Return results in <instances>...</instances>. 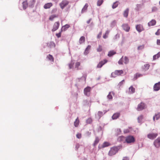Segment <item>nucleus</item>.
I'll list each match as a JSON object with an SVG mask.
<instances>
[{"label": "nucleus", "mask_w": 160, "mask_h": 160, "mask_svg": "<svg viewBox=\"0 0 160 160\" xmlns=\"http://www.w3.org/2000/svg\"><path fill=\"white\" fill-rule=\"evenodd\" d=\"M146 108V105L145 103L143 102H141L139 104L137 108V110L138 111H141L145 109Z\"/></svg>", "instance_id": "3"}, {"label": "nucleus", "mask_w": 160, "mask_h": 160, "mask_svg": "<svg viewBox=\"0 0 160 160\" xmlns=\"http://www.w3.org/2000/svg\"><path fill=\"white\" fill-rule=\"evenodd\" d=\"M91 20V19H90L89 20H88V21H87V23L88 24H89L90 23Z\"/></svg>", "instance_id": "58"}, {"label": "nucleus", "mask_w": 160, "mask_h": 160, "mask_svg": "<svg viewBox=\"0 0 160 160\" xmlns=\"http://www.w3.org/2000/svg\"><path fill=\"white\" fill-rule=\"evenodd\" d=\"M70 26L68 24H66L64 26H63L62 28L61 29V32H62L63 31H66L69 28Z\"/></svg>", "instance_id": "17"}, {"label": "nucleus", "mask_w": 160, "mask_h": 160, "mask_svg": "<svg viewBox=\"0 0 160 160\" xmlns=\"http://www.w3.org/2000/svg\"><path fill=\"white\" fill-rule=\"evenodd\" d=\"M117 130V131H118V132H121L120 129H118Z\"/></svg>", "instance_id": "59"}, {"label": "nucleus", "mask_w": 160, "mask_h": 160, "mask_svg": "<svg viewBox=\"0 0 160 160\" xmlns=\"http://www.w3.org/2000/svg\"><path fill=\"white\" fill-rule=\"evenodd\" d=\"M84 103L85 104H88V101L87 100H84Z\"/></svg>", "instance_id": "56"}, {"label": "nucleus", "mask_w": 160, "mask_h": 160, "mask_svg": "<svg viewBox=\"0 0 160 160\" xmlns=\"http://www.w3.org/2000/svg\"><path fill=\"white\" fill-rule=\"evenodd\" d=\"M124 82V80H122L120 83H119V84L121 85H122L123 83Z\"/></svg>", "instance_id": "55"}, {"label": "nucleus", "mask_w": 160, "mask_h": 160, "mask_svg": "<svg viewBox=\"0 0 160 160\" xmlns=\"http://www.w3.org/2000/svg\"><path fill=\"white\" fill-rule=\"evenodd\" d=\"M59 25L60 23L59 22H56L53 26L52 31L54 32L57 30L59 27Z\"/></svg>", "instance_id": "11"}, {"label": "nucleus", "mask_w": 160, "mask_h": 160, "mask_svg": "<svg viewBox=\"0 0 160 160\" xmlns=\"http://www.w3.org/2000/svg\"><path fill=\"white\" fill-rule=\"evenodd\" d=\"M99 139L98 137H96L95 138V140L93 144V146H95L99 142Z\"/></svg>", "instance_id": "29"}, {"label": "nucleus", "mask_w": 160, "mask_h": 160, "mask_svg": "<svg viewBox=\"0 0 160 160\" xmlns=\"http://www.w3.org/2000/svg\"><path fill=\"white\" fill-rule=\"evenodd\" d=\"M129 93L130 94H132L135 92V88L132 86H131L129 88Z\"/></svg>", "instance_id": "20"}, {"label": "nucleus", "mask_w": 160, "mask_h": 160, "mask_svg": "<svg viewBox=\"0 0 160 160\" xmlns=\"http://www.w3.org/2000/svg\"><path fill=\"white\" fill-rule=\"evenodd\" d=\"M160 57V52H159L157 54H156L153 56V60H155L158 58Z\"/></svg>", "instance_id": "30"}, {"label": "nucleus", "mask_w": 160, "mask_h": 160, "mask_svg": "<svg viewBox=\"0 0 160 160\" xmlns=\"http://www.w3.org/2000/svg\"><path fill=\"white\" fill-rule=\"evenodd\" d=\"M122 59L123 60V62L125 64H127L129 62V59L126 57H122Z\"/></svg>", "instance_id": "24"}, {"label": "nucleus", "mask_w": 160, "mask_h": 160, "mask_svg": "<svg viewBox=\"0 0 160 160\" xmlns=\"http://www.w3.org/2000/svg\"><path fill=\"white\" fill-rule=\"evenodd\" d=\"M136 28L137 31L140 32L144 30V28L143 26L141 25H137L136 26Z\"/></svg>", "instance_id": "13"}, {"label": "nucleus", "mask_w": 160, "mask_h": 160, "mask_svg": "<svg viewBox=\"0 0 160 160\" xmlns=\"http://www.w3.org/2000/svg\"><path fill=\"white\" fill-rule=\"evenodd\" d=\"M155 34L157 35H160V29L158 30L157 32L155 33Z\"/></svg>", "instance_id": "50"}, {"label": "nucleus", "mask_w": 160, "mask_h": 160, "mask_svg": "<svg viewBox=\"0 0 160 160\" xmlns=\"http://www.w3.org/2000/svg\"><path fill=\"white\" fill-rule=\"evenodd\" d=\"M112 92H110L108 95L107 98L108 99H112Z\"/></svg>", "instance_id": "41"}, {"label": "nucleus", "mask_w": 160, "mask_h": 160, "mask_svg": "<svg viewBox=\"0 0 160 160\" xmlns=\"http://www.w3.org/2000/svg\"><path fill=\"white\" fill-rule=\"evenodd\" d=\"M156 22L155 20L152 19L150 22H148V25L149 26H154L156 24Z\"/></svg>", "instance_id": "16"}, {"label": "nucleus", "mask_w": 160, "mask_h": 160, "mask_svg": "<svg viewBox=\"0 0 160 160\" xmlns=\"http://www.w3.org/2000/svg\"><path fill=\"white\" fill-rule=\"evenodd\" d=\"M79 122L78 118L77 117L74 122V125L75 127H78Z\"/></svg>", "instance_id": "26"}, {"label": "nucleus", "mask_w": 160, "mask_h": 160, "mask_svg": "<svg viewBox=\"0 0 160 160\" xmlns=\"http://www.w3.org/2000/svg\"><path fill=\"white\" fill-rule=\"evenodd\" d=\"M62 32L60 31V32L56 34V36L58 38H60L61 37V34Z\"/></svg>", "instance_id": "47"}, {"label": "nucleus", "mask_w": 160, "mask_h": 160, "mask_svg": "<svg viewBox=\"0 0 160 160\" xmlns=\"http://www.w3.org/2000/svg\"><path fill=\"white\" fill-rule=\"evenodd\" d=\"M103 50L102 47L101 45H99L97 49V51L98 52H101Z\"/></svg>", "instance_id": "33"}, {"label": "nucleus", "mask_w": 160, "mask_h": 160, "mask_svg": "<svg viewBox=\"0 0 160 160\" xmlns=\"http://www.w3.org/2000/svg\"><path fill=\"white\" fill-rule=\"evenodd\" d=\"M118 148L117 147L112 148L108 152V155L112 156L115 155L118 152Z\"/></svg>", "instance_id": "1"}, {"label": "nucleus", "mask_w": 160, "mask_h": 160, "mask_svg": "<svg viewBox=\"0 0 160 160\" xmlns=\"http://www.w3.org/2000/svg\"><path fill=\"white\" fill-rule=\"evenodd\" d=\"M119 113H114L112 116V118L113 119H116L118 118L120 116Z\"/></svg>", "instance_id": "19"}, {"label": "nucleus", "mask_w": 160, "mask_h": 160, "mask_svg": "<svg viewBox=\"0 0 160 160\" xmlns=\"http://www.w3.org/2000/svg\"><path fill=\"white\" fill-rule=\"evenodd\" d=\"M150 66V65L148 64H145L144 66V69L145 70H148Z\"/></svg>", "instance_id": "39"}, {"label": "nucleus", "mask_w": 160, "mask_h": 160, "mask_svg": "<svg viewBox=\"0 0 160 160\" xmlns=\"http://www.w3.org/2000/svg\"><path fill=\"white\" fill-rule=\"evenodd\" d=\"M123 73V71L122 70H115L111 73L112 77L115 78L117 76L121 75Z\"/></svg>", "instance_id": "2"}, {"label": "nucleus", "mask_w": 160, "mask_h": 160, "mask_svg": "<svg viewBox=\"0 0 160 160\" xmlns=\"http://www.w3.org/2000/svg\"><path fill=\"white\" fill-rule=\"evenodd\" d=\"M157 133H150L147 135L148 138L150 139H153L158 136Z\"/></svg>", "instance_id": "7"}, {"label": "nucleus", "mask_w": 160, "mask_h": 160, "mask_svg": "<svg viewBox=\"0 0 160 160\" xmlns=\"http://www.w3.org/2000/svg\"><path fill=\"white\" fill-rule=\"evenodd\" d=\"M80 65V63L79 62H77L75 63V68H77V69H78V67Z\"/></svg>", "instance_id": "43"}, {"label": "nucleus", "mask_w": 160, "mask_h": 160, "mask_svg": "<svg viewBox=\"0 0 160 160\" xmlns=\"http://www.w3.org/2000/svg\"><path fill=\"white\" fill-rule=\"evenodd\" d=\"M157 44L158 45H160V39H158L157 42Z\"/></svg>", "instance_id": "53"}, {"label": "nucleus", "mask_w": 160, "mask_h": 160, "mask_svg": "<svg viewBox=\"0 0 160 160\" xmlns=\"http://www.w3.org/2000/svg\"><path fill=\"white\" fill-rule=\"evenodd\" d=\"M85 41V38L84 37L82 36L79 39V42L80 44H82L84 43Z\"/></svg>", "instance_id": "21"}, {"label": "nucleus", "mask_w": 160, "mask_h": 160, "mask_svg": "<svg viewBox=\"0 0 160 160\" xmlns=\"http://www.w3.org/2000/svg\"><path fill=\"white\" fill-rule=\"evenodd\" d=\"M158 10V8L156 7H153L152 8V12H155Z\"/></svg>", "instance_id": "49"}, {"label": "nucleus", "mask_w": 160, "mask_h": 160, "mask_svg": "<svg viewBox=\"0 0 160 160\" xmlns=\"http://www.w3.org/2000/svg\"><path fill=\"white\" fill-rule=\"evenodd\" d=\"M102 34V32H100L97 35V38H100L101 37V35Z\"/></svg>", "instance_id": "52"}, {"label": "nucleus", "mask_w": 160, "mask_h": 160, "mask_svg": "<svg viewBox=\"0 0 160 160\" xmlns=\"http://www.w3.org/2000/svg\"><path fill=\"white\" fill-rule=\"evenodd\" d=\"M125 141L128 143H133L135 141V139L133 136H129L126 138Z\"/></svg>", "instance_id": "4"}, {"label": "nucleus", "mask_w": 160, "mask_h": 160, "mask_svg": "<svg viewBox=\"0 0 160 160\" xmlns=\"http://www.w3.org/2000/svg\"><path fill=\"white\" fill-rule=\"evenodd\" d=\"M103 112L101 111H98L97 113V115L99 118H100L101 117L103 116Z\"/></svg>", "instance_id": "35"}, {"label": "nucleus", "mask_w": 160, "mask_h": 160, "mask_svg": "<svg viewBox=\"0 0 160 160\" xmlns=\"http://www.w3.org/2000/svg\"><path fill=\"white\" fill-rule=\"evenodd\" d=\"M143 116L142 115H140L138 118V122H141L143 118Z\"/></svg>", "instance_id": "36"}, {"label": "nucleus", "mask_w": 160, "mask_h": 160, "mask_svg": "<svg viewBox=\"0 0 160 160\" xmlns=\"http://www.w3.org/2000/svg\"><path fill=\"white\" fill-rule=\"evenodd\" d=\"M91 88L90 87H88L85 88L84 90V93L85 95L89 96L90 95Z\"/></svg>", "instance_id": "6"}, {"label": "nucleus", "mask_w": 160, "mask_h": 160, "mask_svg": "<svg viewBox=\"0 0 160 160\" xmlns=\"http://www.w3.org/2000/svg\"><path fill=\"white\" fill-rule=\"evenodd\" d=\"M125 138H126L125 137H124L121 136L119 137L118 138V141H120V142L123 141H124L125 140Z\"/></svg>", "instance_id": "31"}, {"label": "nucleus", "mask_w": 160, "mask_h": 160, "mask_svg": "<svg viewBox=\"0 0 160 160\" xmlns=\"http://www.w3.org/2000/svg\"><path fill=\"white\" fill-rule=\"evenodd\" d=\"M69 3L66 0H64L59 3V5L61 8L63 9Z\"/></svg>", "instance_id": "5"}, {"label": "nucleus", "mask_w": 160, "mask_h": 160, "mask_svg": "<svg viewBox=\"0 0 160 160\" xmlns=\"http://www.w3.org/2000/svg\"><path fill=\"white\" fill-rule=\"evenodd\" d=\"M88 6V4L86 3L82 10V13H83L85 12L87 10Z\"/></svg>", "instance_id": "23"}, {"label": "nucleus", "mask_w": 160, "mask_h": 160, "mask_svg": "<svg viewBox=\"0 0 160 160\" xmlns=\"http://www.w3.org/2000/svg\"><path fill=\"white\" fill-rule=\"evenodd\" d=\"M56 17V16L55 15H52L50 17L49 20L51 21H52L54 18Z\"/></svg>", "instance_id": "42"}, {"label": "nucleus", "mask_w": 160, "mask_h": 160, "mask_svg": "<svg viewBox=\"0 0 160 160\" xmlns=\"http://www.w3.org/2000/svg\"><path fill=\"white\" fill-rule=\"evenodd\" d=\"M153 90L154 91H158L160 89V82L156 83L153 86Z\"/></svg>", "instance_id": "12"}, {"label": "nucleus", "mask_w": 160, "mask_h": 160, "mask_svg": "<svg viewBox=\"0 0 160 160\" xmlns=\"http://www.w3.org/2000/svg\"><path fill=\"white\" fill-rule=\"evenodd\" d=\"M103 0H98L97 2V5L98 6H100L102 4Z\"/></svg>", "instance_id": "40"}, {"label": "nucleus", "mask_w": 160, "mask_h": 160, "mask_svg": "<svg viewBox=\"0 0 160 160\" xmlns=\"http://www.w3.org/2000/svg\"><path fill=\"white\" fill-rule=\"evenodd\" d=\"M108 62V61L106 59H104L103 60H102L98 63L97 66V68H101L103 65L105 64Z\"/></svg>", "instance_id": "8"}, {"label": "nucleus", "mask_w": 160, "mask_h": 160, "mask_svg": "<svg viewBox=\"0 0 160 160\" xmlns=\"http://www.w3.org/2000/svg\"><path fill=\"white\" fill-rule=\"evenodd\" d=\"M53 5V4L51 2L50 3H46L44 5L43 7L45 9H49L51 7H52Z\"/></svg>", "instance_id": "15"}, {"label": "nucleus", "mask_w": 160, "mask_h": 160, "mask_svg": "<svg viewBox=\"0 0 160 160\" xmlns=\"http://www.w3.org/2000/svg\"><path fill=\"white\" fill-rule=\"evenodd\" d=\"M92 122V119L90 118L87 119L86 120V122L87 123L90 124Z\"/></svg>", "instance_id": "44"}, {"label": "nucleus", "mask_w": 160, "mask_h": 160, "mask_svg": "<svg viewBox=\"0 0 160 160\" xmlns=\"http://www.w3.org/2000/svg\"><path fill=\"white\" fill-rule=\"evenodd\" d=\"M116 54V52L114 50L110 51L109 52L108 55L109 57H111Z\"/></svg>", "instance_id": "22"}, {"label": "nucleus", "mask_w": 160, "mask_h": 160, "mask_svg": "<svg viewBox=\"0 0 160 160\" xmlns=\"http://www.w3.org/2000/svg\"><path fill=\"white\" fill-rule=\"evenodd\" d=\"M79 147V145L78 144H77L76 146V147H77V148H78Z\"/></svg>", "instance_id": "60"}, {"label": "nucleus", "mask_w": 160, "mask_h": 160, "mask_svg": "<svg viewBox=\"0 0 160 160\" xmlns=\"http://www.w3.org/2000/svg\"><path fill=\"white\" fill-rule=\"evenodd\" d=\"M160 118V113H158L157 114H156L153 117V119L154 120H155V118L156 119V120Z\"/></svg>", "instance_id": "34"}, {"label": "nucleus", "mask_w": 160, "mask_h": 160, "mask_svg": "<svg viewBox=\"0 0 160 160\" xmlns=\"http://www.w3.org/2000/svg\"><path fill=\"white\" fill-rule=\"evenodd\" d=\"M74 63L73 62H71L69 64L68 66L69 69L72 68L73 67Z\"/></svg>", "instance_id": "45"}, {"label": "nucleus", "mask_w": 160, "mask_h": 160, "mask_svg": "<svg viewBox=\"0 0 160 160\" xmlns=\"http://www.w3.org/2000/svg\"><path fill=\"white\" fill-rule=\"evenodd\" d=\"M48 46L50 48H55V44L53 42H50L49 43Z\"/></svg>", "instance_id": "28"}, {"label": "nucleus", "mask_w": 160, "mask_h": 160, "mask_svg": "<svg viewBox=\"0 0 160 160\" xmlns=\"http://www.w3.org/2000/svg\"><path fill=\"white\" fill-rule=\"evenodd\" d=\"M110 145V144L109 142H104L102 145H99L98 147L99 149H101V148L109 146Z\"/></svg>", "instance_id": "9"}, {"label": "nucleus", "mask_w": 160, "mask_h": 160, "mask_svg": "<svg viewBox=\"0 0 160 160\" xmlns=\"http://www.w3.org/2000/svg\"><path fill=\"white\" fill-rule=\"evenodd\" d=\"M144 46L143 45L140 46L138 47V50H141L143 48Z\"/></svg>", "instance_id": "51"}, {"label": "nucleus", "mask_w": 160, "mask_h": 160, "mask_svg": "<svg viewBox=\"0 0 160 160\" xmlns=\"http://www.w3.org/2000/svg\"><path fill=\"white\" fill-rule=\"evenodd\" d=\"M122 160H129V159L128 157H124L123 158Z\"/></svg>", "instance_id": "54"}, {"label": "nucleus", "mask_w": 160, "mask_h": 160, "mask_svg": "<svg viewBox=\"0 0 160 160\" xmlns=\"http://www.w3.org/2000/svg\"><path fill=\"white\" fill-rule=\"evenodd\" d=\"M76 137L78 139H80L82 137V134L80 133H78L76 134Z\"/></svg>", "instance_id": "46"}, {"label": "nucleus", "mask_w": 160, "mask_h": 160, "mask_svg": "<svg viewBox=\"0 0 160 160\" xmlns=\"http://www.w3.org/2000/svg\"><path fill=\"white\" fill-rule=\"evenodd\" d=\"M118 63L119 64H123V60L122 58L119 61Z\"/></svg>", "instance_id": "48"}, {"label": "nucleus", "mask_w": 160, "mask_h": 160, "mask_svg": "<svg viewBox=\"0 0 160 160\" xmlns=\"http://www.w3.org/2000/svg\"><path fill=\"white\" fill-rule=\"evenodd\" d=\"M31 1L32 2H31V4H33L35 2V1L34 0H31Z\"/></svg>", "instance_id": "57"}, {"label": "nucleus", "mask_w": 160, "mask_h": 160, "mask_svg": "<svg viewBox=\"0 0 160 160\" xmlns=\"http://www.w3.org/2000/svg\"><path fill=\"white\" fill-rule=\"evenodd\" d=\"M129 12V9L127 8L124 11L123 13V15L124 17H127L128 15V13Z\"/></svg>", "instance_id": "32"}, {"label": "nucleus", "mask_w": 160, "mask_h": 160, "mask_svg": "<svg viewBox=\"0 0 160 160\" xmlns=\"http://www.w3.org/2000/svg\"><path fill=\"white\" fill-rule=\"evenodd\" d=\"M123 29L127 32H128L130 29V27L127 24H124L122 25V26Z\"/></svg>", "instance_id": "14"}, {"label": "nucleus", "mask_w": 160, "mask_h": 160, "mask_svg": "<svg viewBox=\"0 0 160 160\" xmlns=\"http://www.w3.org/2000/svg\"><path fill=\"white\" fill-rule=\"evenodd\" d=\"M91 48V46L88 45L87 48H86L85 51L84 52V54L86 55L89 53V51Z\"/></svg>", "instance_id": "18"}, {"label": "nucleus", "mask_w": 160, "mask_h": 160, "mask_svg": "<svg viewBox=\"0 0 160 160\" xmlns=\"http://www.w3.org/2000/svg\"><path fill=\"white\" fill-rule=\"evenodd\" d=\"M22 6L23 9H25L26 8L28 7V3L27 1H24L22 2Z\"/></svg>", "instance_id": "27"}, {"label": "nucleus", "mask_w": 160, "mask_h": 160, "mask_svg": "<svg viewBox=\"0 0 160 160\" xmlns=\"http://www.w3.org/2000/svg\"><path fill=\"white\" fill-rule=\"evenodd\" d=\"M109 31L108 30L106 32L105 34L103 36V38L104 39L107 38L108 37V35L109 33Z\"/></svg>", "instance_id": "38"}, {"label": "nucleus", "mask_w": 160, "mask_h": 160, "mask_svg": "<svg viewBox=\"0 0 160 160\" xmlns=\"http://www.w3.org/2000/svg\"><path fill=\"white\" fill-rule=\"evenodd\" d=\"M47 58L52 62H54V58L50 54H49L48 55L47 57Z\"/></svg>", "instance_id": "25"}, {"label": "nucleus", "mask_w": 160, "mask_h": 160, "mask_svg": "<svg viewBox=\"0 0 160 160\" xmlns=\"http://www.w3.org/2000/svg\"><path fill=\"white\" fill-rule=\"evenodd\" d=\"M154 144L157 148L160 147V138H157L154 142Z\"/></svg>", "instance_id": "10"}, {"label": "nucleus", "mask_w": 160, "mask_h": 160, "mask_svg": "<svg viewBox=\"0 0 160 160\" xmlns=\"http://www.w3.org/2000/svg\"><path fill=\"white\" fill-rule=\"evenodd\" d=\"M159 4H160V1L159 2Z\"/></svg>", "instance_id": "61"}, {"label": "nucleus", "mask_w": 160, "mask_h": 160, "mask_svg": "<svg viewBox=\"0 0 160 160\" xmlns=\"http://www.w3.org/2000/svg\"><path fill=\"white\" fill-rule=\"evenodd\" d=\"M118 3L119 2L118 1H116L115 2H114L112 6V8L113 9L116 8L118 6Z\"/></svg>", "instance_id": "37"}]
</instances>
